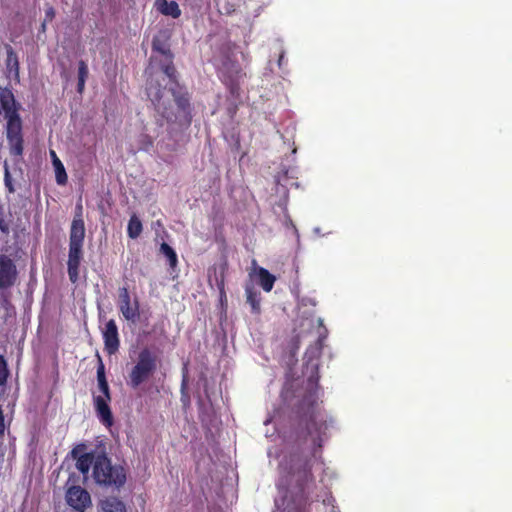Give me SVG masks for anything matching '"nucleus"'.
Segmentation results:
<instances>
[{
  "instance_id": "1",
  "label": "nucleus",
  "mask_w": 512,
  "mask_h": 512,
  "mask_svg": "<svg viewBox=\"0 0 512 512\" xmlns=\"http://www.w3.org/2000/svg\"><path fill=\"white\" fill-rule=\"evenodd\" d=\"M152 50L160 53L164 60L160 62L161 70L174 84V87H161L159 84H149L147 95L156 113L171 126L180 129L188 128L192 122V105L189 93L183 89L177 80V71L173 64V53L169 45L158 38L152 41Z\"/></svg>"
},
{
  "instance_id": "2",
  "label": "nucleus",
  "mask_w": 512,
  "mask_h": 512,
  "mask_svg": "<svg viewBox=\"0 0 512 512\" xmlns=\"http://www.w3.org/2000/svg\"><path fill=\"white\" fill-rule=\"evenodd\" d=\"M299 428L312 440V455L316 457L326 437L328 423L318 402L317 389L308 390L295 407Z\"/></svg>"
},
{
  "instance_id": "3",
  "label": "nucleus",
  "mask_w": 512,
  "mask_h": 512,
  "mask_svg": "<svg viewBox=\"0 0 512 512\" xmlns=\"http://www.w3.org/2000/svg\"><path fill=\"white\" fill-rule=\"evenodd\" d=\"M92 478L99 486L119 490L126 483L127 472L122 465H113L105 452H98Z\"/></svg>"
},
{
  "instance_id": "4",
  "label": "nucleus",
  "mask_w": 512,
  "mask_h": 512,
  "mask_svg": "<svg viewBox=\"0 0 512 512\" xmlns=\"http://www.w3.org/2000/svg\"><path fill=\"white\" fill-rule=\"evenodd\" d=\"M85 224L79 221H72L69 233V251L67 271L72 283L77 282L79 267L83 259V244L85 239Z\"/></svg>"
},
{
  "instance_id": "5",
  "label": "nucleus",
  "mask_w": 512,
  "mask_h": 512,
  "mask_svg": "<svg viewBox=\"0 0 512 512\" xmlns=\"http://www.w3.org/2000/svg\"><path fill=\"white\" fill-rule=\"evenodd\" d=\"M157 369V356L149 349L144 348L138 355L137 363L129 373L128 384L132 388L139 387L147 381Z\"/></svg>"
},
{
  "instance_id": "6",
  "label": "nucleus",
  "mask_w": 512,
  "mask_h": 512,
  "mask_svg": "<svg viewBox=\"0 0 512 512\" xmlns=\"http://www.w3.org/2000/svg\"><path fill=\"white\" fill-rule=\"evenodd\" d=\"M19 280L17 264L11 256L0 253V291L10 290Z\"/></svg>"
},
{
  "instance_id": "7",
  "label": "nucleus",
  "mask_w": 512,
  "mask_h": 512,
  "mask_svg": "<svg viewBox=\"0 0 512 512\" xmlns=\"http://www.w3.org/2000/svg\"><path fill=\"white\" fill-rule=\"evenodd\" d=\"M118 307L123 317L132 323H136L140 318V304L137 298L131 301L130 293L127 287L119 289Z\"/></svg>"
},
{
  "instance_id": "8",
  "label": "nucleus",
  "mask_w": 512,
  "mask_h": 512,
  "mask_svg": "<svg viewBox=\"0 0 512 512\" xmlns=\"http://www.w3.org/2000/svg\"><path fill=\"white\" fill-rule=\"evenodd\" d=\"M67 504L78 512H84L91 506V496L89 492L79 485L69 487L65 494Z\"/></svg>"
},
{
  "instance_id": "9",
  "label": "nucleus",
  "mask_w": 512,
  "mask_h": 512,
  "mask_svg": "<svg viewBox=\"0 0 512 512\" xmlns=\"http://www.w3.org/2000/svg\"><path fill=\"white\" fill-rule=\"evenodd\" d=\"M103 340L105 351L109 354H115L120 345L118 327L114 319H110L103 330Z\"/></svg>"
},
{
  "instance_id": "10",
  "label": "nucleus",
  "mask_w": 512,
  "mask_h": 512,
  "mask_svg": "<svg viewBox=\"0 0 512 512\" xmlns=\"http://www.w3.org/2000/svg\"><path fill=\"white\" fill-rule=\"evenodd\" d=\"M94 407L99 420L105 425L110 427L113 424V415L109 406L111 398L103 396H94Z\"/></svg>"
},
{
  "instance_id": "11",
  "label": "nucleus",
  "mask_w": 512,
  "mask_h": 512,
  "mask_svg": "<svg viewBox=\"0 0 512 512\" xmlns=\"http://www.w3.org/2000/svg\"><path fill=\"white\" fill-rule=\"evenodd\" d=\"M155 6L165 16H171L175 19L181 16V9L176 1L155 0Z\"/></svg>"
},
{
  "instance_id": "12",
  "label": "nucleus",
  "mask_w": 512,
  "mask_h": 512,
  "mask_svg": "<svg viewBox=\"0 0 512 512\" xmlns=\"http://www.w3.org/2000/svg\"><path fill=\"white\" fill-rule=\"evenodd\" d=\"M247 303L251 307V312L257 316L261 314V295L253 286L245 287Z\"/></svg>"
},
{
  "instance_id": "13",
  "label": "nucleus",
  "mask_w": 512,
  "mask_h": 512,
  "mask_svg": "<svg viewBox=\"0 0 512 512\" xmlns=\"http://www.w3.org/2000/svg\"><path fill=\"white\" fill-rule=\"evenodd\" d=\"M98 365H97V381L99 391L102 393L101 396L105 398H111L109 384L105 375V366L101 357L97 354Z\"/></svg>"
},
{
  "instance_id": "14",
  "label": "nucleus",
  "mask_w": 512,
  "mask_h": 512,
  "mask_svg": "<svg viewBox=\"0 0 512 512\" xmlns=\"http://www.w3.org/2000/svg\"><path fill=\"white\" fill-rule=\"evenodd\" d=\"M96 458L97 453L95 452H88L82 454V456L79 457L78 460H76L77 470L83 475H87L91 467L92 470L94 469Z\"/></svg>"
},
{
  "instance_id": "15",
  "label": "nucleus",
  "mask_w": 512,
  "mask_h": 512,
  "mask_svg": "<svg viewBox=\"0 0 512 512\" xmlns=\"http://www.w3.org/2000/svg\"><path fill=\"white\" fill-rule=\"evenodd\" d=\"M101 507L104 512H127L125 503L115 496L102 500Z\"/></svg>"
},
{
  "instance_id": "16",
  "label": "nucleus",
  "mask_w": 512,
  "mask_h": 512,
  "mask_svg": "<svg viewBox=\"0 0 512 512\" xmlns=\"http://www.w3.org/2000/svg\"><path fill=\"white\" fill-rule=\"evenodd\" d=\"M258 283L265 292L273 289L276 278L267 269L259 267L257 269Z\"/></svg>"
},
{
  "instance_id": "17",
  "label": "nucleus",
  "mask_w": 512,
  "mask_h": 512,
  "mask_svg": "<svg viewBox=\"0 0 512 512\" xmlns=\"http://www.w3.org/2000/svg\"><path fill=\"white\" fill-rule=\"evenodd\" d=\"M7 58L6 67L10 74H14L15 77L19 75V61L18 56L10 45L6 46Z\"/></svg>"
},
{
  "instance_id": "18",
  "label": "nucleus",
  "mask_w": 512,
  "mask_h": 512,
  "mask_svg": "<svg viewBox=\"0 0 512 512\" xmlns=\"http://www.w3.org/2000/svg\"><path fill=\"white\" fill-rule=\"evenodd\" d=\"M142 229L143 226L140 219L136 215L131 216L127 227L128 236L132 239H136L140 236Z\"/></svg>"
},
{
  "instance_id": "19",
  "label": "nucleus",
  "mask_w": 512,
  "mask_h": 512,
  "mask_svg": "<svg viewBox=\"0 0 512 512\" xmlns=\"http://www.w3.org/2000/svg\"><path fill=\"white\" fill-rule=\"evenodd\" d=\"M53 165L55 167V177H56L57 184L65 185L67 183L68 178H67V174H66L64 165L62 164V162L60 161V159L58 157H55V159L53 161Z\"/></svg>"
},
{
  "instance_id": "20",
  "label": "nucleus",
  "mask_w": 512,
  "mask_h": 512,
  "mask_svg": "<svg viewBox=\"0 0 512 512\" xmlns=\"http://www.w3.org/2000/svg\"><path fill=\"white\" fill-rule=\"evenodd\" d=\"M161 252L167 257L169 265L174 268L178 263L177 254L174 249L167 243H162L160 247Z\"/></svg>"
},
{
  "instance_id": "21",
  "label": "nucleus",
  "mask_w": 512,
  "mask_h": 512,
  "mask_svg": "<svg viewBox=\"0 0 512 512\" xmlns=\"http://www.w3.org/2000/svg\"><path fill=\"white\" fill-rule=\"evenodd\" d=\"M0 305L7 314H9V311L13 309L8 290L0 291Z\"/></svg>"
},
{
  "instance_id": "22",
  "label": "nucleus",
  "mask_w": 512,
  "mask_h": 512,
  "mask_svg": "<svg viewBox=\"0 0 512 512\" xmlns=\"http://www.w3.org/2000/svg\"><path fill=\"white\" fill-rule=\"evenodd\" d=\"M9 376V370L7 362L3 355L0 354V385H4L7 382Z\"/></svg>"
},
{
  "instance_id": "23",
  "label": "nucleus",
  "mask_w": 512,
  "mask_h": 512,
  "mask_svg": "<svg viewBox=\"0 0 512 512\" xmlns=\"http://www.w3.org/2000/svg\"><path fill=\"white\" fill-rule=\"evenodd\" d=\"M4 185H5V188L7 189V191L9 193H14L15 192V187H14V184H13V179H12V176L10 174V171H9V167L7 165V163H5V167H4Z\"/></svg>"
},
{
  "instance_id": "24",
  "label": "nucleus",
  "mask_w": 512,
  "mask_h": 512,
  "mask_svg": "<svg viewBox=\"0 0 512 512\" xmlns=\"http://www.w3.org/2000/svg\"><path fill=\"white\" fill-rule=\"evenodd\" d=\"M301 480L306 483L314 480L309 461H306L303 465Z\"/></svg>"
},
{
  "instance_id": "25",
  "label": "nucleus",
  "mask_w": 512,
  "mask_h": 512,
  "mask_svg": "<svg viewBox=\"0 0 512 512\" xmlns=\"http://www.w3.org/2000/svg\"><path fill=\"white\" fill-rule=\"evenodd\" d=\"M89 70L86 62L84 60H80L78 62V79L86 80L88 78Z\"/></svg>"
},
{
  "instance_id": "26",
  "label": "nucleus",
  "mask_w": 512,
  "mask_h": 512,
  "mask_svg": "<svg viewBox=\"0 0 512 512\" xmlns=\"http://www.w3.org/2000/svg\"><path fill=\"white\" fill-rule=\"evenodd\" d=\"M86 445L84 443L77 444L70 452V455L73 459L78 460L82 454L86 453Z\"/></svg>"
},
{
  "instance_id": "27",
  "label": "nucleus",
  "mask_w": 512,
  "mask_h": 512,
  "mask_svg": "<svg viewBox=\"0 0 512 512\" xmlns=\"http://www.w3.org/2000/svg\"><path fill=\"white\" fill-rule=\"evenodd\" d=\"M72 221H79L81 223H84L83 219V207L81 203H78L75 207V213Z\"/></svg>"
},
{
  "instance_id": "28",
  "label": "nucleus",
  "mask_w": 512,
  "mask_h": 512,
  "mask_svg": "<svg viewBox=\"0 0 512 512\" xmlns=\"http://www.w3.org/2000/svg\"><path fill=\"white\" fill-rule=\"evenodd\" d=\"M54 17H55V11H54L53 7H49L45 11V21L42 24L43 30H45V22L46 21H51Z\"/></svg>"
},
{
  "instance_id": "29",
  "label": "nucleus",
  "mask_w": 512,
  "mask_h": 512,
  "mask_svg": "<svg viewBox=\"0 0 512 512\" xmlns=\"http://www.w3.org/2000/svg\"><path fill=\"white\" fill-rule=\"evenodd\" d=\"M0 231L5 235L10 232L9 224L4 219L0 220Z\"/></svg>"
},
{
  "instance_id": "30",
  "label": "nucleus",
  "mask_w": 512,
  "mask_h": 512,
  "mask_svg": "<svg viewBox=\"0 0 512 512\" xmlns=\"http://www.w3.org/2000/svg\"><path fill=\"white\" fill-rule=\"evenodd\" d=\"M85 82L86 80H80L78 79V83H77V92L78 93H82L84 91V88H85Z\"/></svg>"
},
{
  "instance_id": "31",
  "label": "nucleus",
  "mask_w": 512,
  "mask_h": 512,
  "mask_svg": "<svg viewBox=\"0 0 512 512\" xmlns=\"http://www.w3.org/2000/svg\"><path fill=\"white\" fill-rule=\"evenodd\" d=\"M217 286H218V289L220 290V293L224 294L225 292H224V276L223 275L221 276L220 280L217 279Z\"/></svg>"
},
{
  "instance_id": "32",
  "label": "nucleus",
  "mask_w": 512,
  "mask_h": 512,
  "mask_svg": "<svg viewBox=\"0 0 512 512\" xmlns=\"http://www.w3.org/2000/svg\"><path fill=\"white\" fill-rule=\"evenodd\" d=\"M282 61H284V55L283 54H281L279 56V59H278V64H279L280 67L282 66Z\"/></svg>"
},
{
  "instance_id": "33",
  "label": "nucleus",
  "mask_w": 512,
  "mask_h": 512,
  "mask_svg": "<svg viewBox=\"0 0 512 512\" xmlns=\"http://www.w3.org/2000/svg\"><path fill=\"white\" fill-rule=\"evenodd\" d=\"M182 392H184V390L186 389V378L184 377L183 378V381H182Z\"/></svg>"
},
{
  "instance_id": "34",
  "label": "nucleus",
  "mask_w": 512,
  "mask_h": 512,
  "mask_svg": "<svg viewBox=\"0 0 512 512\" xmlns=\"http://www.w3.org/2000/svg\"><path fill=\"white\" fill-rule=\"evenodd\" d=\"M51 156H52V159L54 160L55 157H57L56 153L54 151H51Z\"/></svg>"
}]
</instances>
